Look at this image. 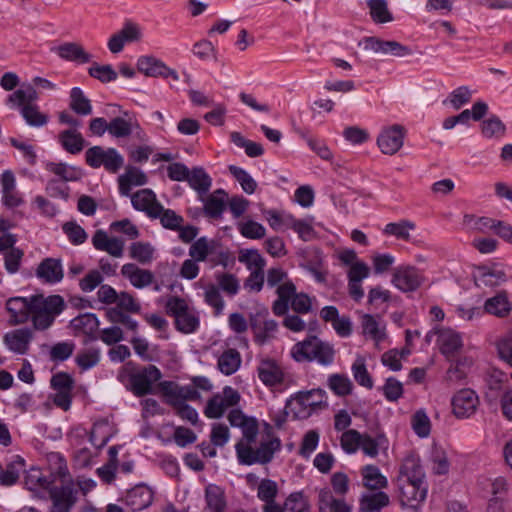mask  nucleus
<instances>
[{
    "label": "nucleus",
    "instance_id": "f257e3e1",
    "mask_svg": "<svg viewBox=\"0 0 512 512\" xmlns=\"http://www.w3.org/2000/svg\"><path fill=\"white\" fill-rule=\"evenodd\" d=\"M30 303L32 304L30 320L37 331L49 329L66 308L64 298L58 294L49 296L35 294L30 296Z\"/></svg>",
    "mask_w": 512,
    "mask_h": 512
},
{
    "label": "nucleus",
    "instance_id": "f03ea898",
    "mask_svg": "<svg viewBox=\"0 0 512 512\" xmlns=\"http://www.w3.org/2000/svg\"><path fill=\"white\" fill-rule=\"evenodd\" d=\"M265 426L267 438L262 439L257 448H253L252 445H235L236 455L240 464H268L273 460L274 454L281 449V441L273 435L271 426L267 423Z\"/></svg>",
    "mask_w": 512,
    "mask_h": 512
},
{
    "label": "nucleus",
    "instance_id": "7ed1b4c3",
    "mask_svg": "<svg viewBox=\"0 0 512 512\" xmlns=\"http://www.w3.org/2000/svg\"><path fill=\"white\" fill-rule=\"evenodd\" d=\"M291 356L297 362L317 361L323 366H329L334 362L335 349L332 344L312 336L296 343L291 349Z\"/></svg>",
    "mask_w": 512,
    "mask_h": 512
},
{
    "label": "nucleus",
    "instance_id": "20e7f679",
    "mask_svg": "<svg viewBox=\"0 0 512 512\" xmlns=\"http://www.w3.org/2000/svg\"><path fill=\"white\" fill-rule=\"evenodd\" d=\"M267 285L276 287L278 298L273 302L272 311L276 316H282L289 310L291 296L295 293L296 286L288 277V273L279 267L270 268L267 271Z\"/></svg>",
    "mask_w": 512,
    "mask_h": 512
},
{
    "label": "nucleus",
    "instance_id": "39448f33",
    "mask_svg": "<svg viewBox=\"0 0 512 512\" xmlns=\"http://www.w3.org/2000/svg\"><path fill=\"white\" fill-rule=\"evenodd\" d=\"M166 312L175 321V327L184 334L197 331L200 325L198 313L190 307L185 299L178 296H170L165 304Z\"/></svg>",
    "mask_w": 512,
    "mask_h": 512
},
{
    "label": "nucleus",
    "instance_id": "423d86ee",
    "mask_svg": "<svg viewBox=\"0 0 512 512\" xmlns=\"http://www.w3.org/2000/svg\"><path fill=\"white\" fill-rule=\"evenodd\" d=\"M327 394L323 389H312L296 393L286 404V409L294 413L295 418H307L318 409L327 406Z\"/></svg>",
    "mask_w": 512,
    "mask_h": 512
},
{
    "label": "nucleus",
    "instance_id": "0eeeda50",
    "mask_svg": "<svg viewBox=\"0 0 512 512\" xmlns=\"http://www.w3.org/2000/svg\"><path fill=\"white\" fill-rule=\"evenodd\" d=\"M162 377L161 371L155 365H147L129 375L130 390L137 397L153 392V384Z\"/></svg>",
    "mask_w": 512,
    "mask_h": 512
},
{
    "label": "nucleus",
    "instance_id": "6e6552de",
    "mask_svg": "<svg viewBox=\"0 0 512 512\" xmlns=\"http://www.w3.org/2000/svg\"><path fill=\"white\" fill-rule=\"evenodd\" d=\"M241 396L231 386H225L221 393L213 395L207 402L204 414L209 419H218L225 411L239 404Z\"/></svg>",
    "mask_w": 512,
    "mask_h": 512
},
{
    "label": "nucleus",
    "instance_id": "1a4fd4ad",
    "mask_svg": "<svg viewBox=\"0 0 512 512\" xmlns=\"http://www.w3.org/2000/svg\"><path fill=\"white\" fill-rule=\"evenodd\" d=\"M158 388L169 406H178L186 401H197L201 398L194 385L180 386L173 381H162L158 384Z\"/></svg>",
    "mask_w": 512,
    "mask_h": 512
},
{
    "label": "nucleus",
    "instance_id": "9d476101",
    "mask_svg": "<svg viewBox=\"0 0 512 512\" xmlns=\"http://www.w3.org/2000/svg\"><path fill=\"white\" fill-rule=\"evenodd\" d=\"M397 486L401 505L414 511L418 510L427 497V482L397 480Z\"/></svg>",
    "mask_w": 512,
    "mask_h": 512
},
{
    "label": "nucleus",
    "instance_id": "9b49d317",
    "mask_svg": "<svg viewBox=\"0 0 512 512\" xmlns=\"http://www.w3.org/2000/svg\"><path fill=\"white\" fill-rule=\"evenodd\" d=\"M143 33L141 27L132 21H125L122 28L112 34L108 40L107 46L111 53H120L126 43L138 42L142 39Z\"/></svg>",
    "mask_w": 512,
    "mask_h": 512
},
{
    "label": "nucleus",
    "instance_id": "f8f14e48",
    "mask_svg": "<svg viewBox=\"0 0 512 512\" xmlns=\"http://www.w3.org/2000/svg\"><path fill=\"white\" fill-rule=\"evenodd\" d=\"M425 281L423 273L414 266H400L395 269L392 283L402 292L416 291Z\"/></svg>",
    "mask_w": 512,
    "mask_h": 512
},
{
    "label": "nucleus",
    "instance_id": "ddd939ff",
    "mask_svg": "<svg viewBox=\"0 0 512 512\" xmlns=\"http://www.w3.org/2000/svg\"><path fill=\"white\" fill-rule=\"evenodd\" d=\"M405 135L406 129L402 125L394 124L386 127L377 138L378 147L382 153L394 155L403 146Z\"/></svg>",
    "mask_w": 512,
    "mask_h": 512
},
{
    "label": "nucleus",
    "instance_id": "4468645a",
    "mask_svg": "<svg viewBox=\"0 0 512 512\" xmlns=\"http://www.w3.org/2000/svg\"><path fill=\"white\" fill-rule=\"evenodd\" d=\"M452 412L459 418H469L475 414L479 405L477 394L468 388L459 390L451 400Z\"/></svg>",
    "mask_w": 512,
    "mask_h": 512
},
{
    "label": "nucleus",
    "instance_id": "2eb2a0df",
    "mask_svg": "<svg viewBox=\"0 0 512 512\" xmlns=\"http://www.w3.org/2000/svg\"><path fill=\"white\" fill-rule=\"evenodd\" d=\"M135 210L145 212L152 219L162 211V204L157 200L156 194L149 188L138 190L129 195Z\"/></svg>",
    "mask_w": 512,
    "mask_h": 512
},
{
    "label": "nucleus",
    "instance_id": "dca6fc26",
    "mask_svg": "<svg viewBox=\"0 0 512 512\" xmlns=\"http://www.w3.org/2000/svg\"><path fill=\"white\" fill-rule=\"evenodd\" d=\"M33 336V331L30 328H19L5 333L3 342L11 352L24 355L29 350Z\"/></svg>",
    "mask_w": 512,
    "mask_h": 512
},
{
    "label": "nucleus",
    "instance_id": "f3484780",
    "mask_svg": "<svg viewBox=\"0 0 512 512\" xmlns=\"http://www.w3.org/2000/svg\"><path fill=\"white\" fill-rule=\"evenodd\" d=\"M397 480L426 482V475L420 457L416 453L410 452L404 457Z\"/></svg>",
    "mask_w": 512,
    "mask_h": 512
},
{
    "label": "nucleus",
    "instance_id": "a211bd4d",
    "mask_svg": "<svg viewBox=\"0 0 512 512\" xmlns=\"http://www.w3.org/2000/svg\"><path fill=\"white\" fill-rule=\"evenodd\" d=\"M5 306L10 315L11 325L25 324L30 320L32 307L30 297H11L6 301Z\"/></svg>",
    "mask_w": 512,
    "mask_h": 512
},
{
    "label": "nucleus",
    "instance_id": "6ab92c4d",
    "mask_svg": "<svg viewBox=\"0 0 512 512\" xmlns=\"http://www.w3.org/2000/svg\"><path fill=\"white\" fill-rule=\"evenodd\" d=\"M123 500L132 511H141L152 504L153 492L146 485H136L127 491Z\"/></svg>",
    "mask_w": 512,
    "mask_h": 512
},
{
    "label": "nucleus",
    "instance_id": "aec40b11",
    "mask_svg": "<svg viewBox=\"0 0 512 512\" xmlns=\"http://www.w3.org/2000/svg\"><path fill=\"white\" fill-rule=\"evenodd\" d=\"M36 276L43 282L55 284L60 282L64 277V271L60 259L45 258L36 269Z\"/></svg>",
    "mask_w": 512,
    "mask_h": 512
},
{
    "label": "nucleus",
    "instance_id": "412c9836",
    "mask_svg": "<svg viewBox=\"0 0 512 512\" xmlns=\"http://www.w3.org/2000/svg\"><path fill=\"white\" fill-rule=\"evenodd\" d=\"M92 244L96 250L107 252L115 258L123 256L124 241L117 237H109L103 230H97L94 233Z\"/></svg>",
    "mask_w": 512,
    "mask_h": 512
},
{
    "label": "nucleus",
    "instance_id": "4be33fe9",
    "mask_svg": "<svg viewBox=\"0 0 512 512\" xmlns=\"http://www.w3.org/2000/svg\"><path fill=\"white\" fill-rule=\"evenodd\" d=\"M258 377L266 386H276L284 381L281 366L273 359L262 360L257 367Z\"/></svg>",
    "mask_w": 512,
    "mask_h": 512
},
{
    "label": "nucleus",
    "instance_id": "5701e85b",
    "mask_svg": "<svg viewBox=\"0 0 512 512\" xmlns=\"http://www.w3.org/2000/svg\"><path fill=\"white\" fill-rule=\"evenodd\" d=\"M76 494L77 491L72 485L53 489L50 493L53 502L52 512H69L76 502Z\"/></svg>",
    "mask_w": 512,
    "mask_h": 512
},
{
    "label": "nucleus",
    "instance_id": "b1692460",
    "mask_svg": "<svg viewBox=\"0 0 512 512\" xmlns=\"http://www.w3.org/2000/svg\"><path fill=\"white\" fill-rule=\"evenodd\" d=\"M319 512H352L353 506L343 497H335L328 489H322L318 495Z\"/></svg>",
    "mask_w": 512,
    "mask_h": 512
},
{
    "label": "nucleus",
    "instance_id": "393cba45",
    "mask_svg": "<svg viewBox=\"0 0 512 512\" xmlns=\"http://www.w3.org/2000/svg\"><path fill=\"white\" fill-rule=\"evenodd\" d=\"M121 274L138 289L147 287L154 281V275L150 270L141 269L134 263L124 264L121 268Z\"/></svg>",
    "mask_w": 512,
    "mask_h": 512
},
{
    "label": "nucleus",
    "instance_id": "a878e982",
    "mask_svg": "<svg viewBox=\"0 0 512 512\" xmlns=\"http://www.w3.org/2000/svg\"><path fill=\"white\" fill-rule=\"evenodd\" d=\"M507 281L505 270L499 265L483 266L478 269L476 284L478 286L496 287Z\"/></svg>",
    "mask_w": 512,
    "mask_h": 512
},
{
    "label": "nucleus",
    "instance_id": "bb28decb",
    "mask_svg": "<svg viewBox=\"0 0 512 512\" xmlns=\"http://www.w3.org/2000/svg\"><path fill=\"white\" fill-rule=\"evenodd\" d=\"M57 55L66 61L80 64L89 63L92 55L84 50L82 45L76 42H66L55 48Z\"/></svg>",
    "mask_w": 512,
    "mask_h": 512
},
{
    "label": "nucleus",
    "instance_id": "cd10ccee",
    "mask_svg": "<svg viewBox=\"0 0 512 512\" xmlns=\"http://www.w3.org/2000/svg\"><path fill=\"white\" fill-rule=\"evenodd\" d=\"M72 328L76 332V334L82 333L88 336L91 340L98 339L96 332L98 331L100 322L96 314L94 313H84L81 314L70 322Z\"/></svg>",
    "mask_w": 512,
    "mask_h": 512
},
{
    "label": "nucleus",
    "instance_id": "c85d7f7f",
    "mask_svg": "<svg viewBox=\"0 0 512 512\" xmlns=\"http://www.w3.org/2000/svg\"><path fill=\"white\" fill-rule=\"evenodd\" d=\"M148 182L146 174L137 167H128L124 174L119 176V192L122 196H129L132 186H142Z\"/></svg>",
    "mask_w": 512,
    "mask_h": 512
},
{
    "label": "nucleus",
    "instance_id": "c756f323",
    "mask_svg": "<svg viewBox=\"0 0 512 512\" xmlns=\"http://www.w3.org/2000/svg\"><path fill=\"white\" fill-rule=\"evenodd\" d=\"M250 328L254 333L256 343L263 345L277 332L278 323L273 319L261 321L258 316L251 317Z\"/></svg>",
    "mask_w": 512,
    "mask_h": 512
},
{
    "label": "nucleus",
    "instance_id": "7c9ffc66",
    "mask_svg": "<svg viewBox=\"0 0 512 512\" xmlns=\"http://www.w3.org/2000/svg\"><path fill=\"white\" fill-rule=\"evenodd\" d=\"M61 147L72 155L79 154L86 146V140L77 129H66L58 134Z\"/></svg>",
    "mask_w": 512,
    "mask_h": 512
},
{
    "label": "nucleus",
    "instance_id": "2f4dec72",
    "mask_svg": "<svg viewBox=\"0 0 512 512\" xmlns=\"http://www.w3.org/2000/svg\"><path fill=\"white\" fill-rule=\"evenodd\" d=\"M206 508L210 512H225L227 500L224 490L215 484H209L205 488Z\"/></svg>",
    "mask_w": 512,
    "mask_h": 512
},
{
    "label": "nucleus",
    "instance_id": "473e14b6",
    "mask_svg": "<svg viewBox=\"0 0 512 512\" xmlns=\"http://www.w3.org/2000/svg\"><path fill=\"white\" fill-rule=\"evenodd\" d=\"M438 343L441 353L447 357L453 356L462 347L460 334L449 328L439 331Z\"/></svg>",
    "mask_w": 512,
    "mask_h": 512
},
{
    "label": "nucleus",
    "instance_id": "72a5a7b5",
    "mask_svg": "<svg viewBox=\"0 0 512 512\" xmlns=\"http://www.w3.org/2000/svg\"><path fill=\"white\" fill-rule=\"evenodd\" d=\"M187 182L202 199L211 188L212 179L202 167H194L190 170Z\"/></svg>",
    "mask_w": 512,
    "mask_h": 512
},
{
    "label": "nucleus",
    "instance_id": "f704fd0d",
    "mask_svg": "<svg viewBox=\"0 0 512 512\" xmlns=\"http://www.w3.org/2000/svg\"><path fill=\"white\" fill-rule=\"evenodd\" d=\"M363 485L369 490H380L387 487V478L375 465H366L361 469Z\"/></svg>",
    "mask_w": 512,
    "mask_h": 512
},
{
    "label": "nucleus",
    "instance_id": "c9c22d12",
    "mask_svg": "<svg viewBox=\"0 0 512 512\" xmlns=\"http://www.w3.org/2000/svg\"><path fill=\"white\" fill-rule=\"evenodd\" d=\"M24 468V459L20 456H15L5 468L0 466V483L5 486L14 485L18 481L20 473L24 471Z\"/></svg>",
    "mask_w": 512,
    "mask_h": 512
},
{
    "label": "nucleus",
    "instance_id": "e433bc0d",
    "mask_svg": "<svg viewBox=\"0 0 512 512\" xmlns=\"http://www.w3.org/2000/svg\"><path fill=\"white\" fill-rule=\"evenodd\" d=\"M226 192L223 189H217L207 197L204 203V212L210 218H220L225 209Z\"/></svg>",
    "mask_w": 512,
    "mask_h": 512
},
{
    "label": "nucleus",
    "instance_id": "4c0bfd02",
    "mask_svg": "<svg viewBox=\"0 0 512 512\" xmlns=\"http://www.w3.org/2000/svg\"><path fill=\"white\" fill-rule=\"evenodd\" d=\"M241 355L238 350L229 348L218 358V369L225 375L234 374L241 365Z\"/></svg>",
    "mask_w": 512,
    "mask_h": 512
},
{
    "label": "nucleus",
    "instance_id": "58836bf2",
    "mask_svg": "<svg viewBox=\"0 0 512 512\" xmlns=\"http://www.w3.org/2000/svg\"><path fill=\"white\" fill-rule=\"evenodd\" d=\"M485 312L497 317H504L511 311V304L508 301L505 291L500 292L494 297L486 300L484 305Z\"/></svg>",
    "mask_w": 512,
    "mask_h": 512
},
{
    "label": "nucleus",
    "instance_id": "ea45409f",
    "mask_svg": "<svg viewBox=\"0 0 512 512\" xmlns=\"http://www.w3.org/2000/svg\"><path fill=\"white\" fill-rule=\"evenodd\" d=\"M389 504V496L382 491L373 494H364L360 498V510L364 512H377Z\"/></svg>",
    "mask_w": 512,
    "mask_h": 512
},
{
    "label": "nucleus",
    "instance_id": "a19ab883",
    "mask_svg": "<svg viewBox=\"0 0 512 512\" xmlns=\"http://www.w3.org/2000/svg\"><path fill=\"white\" fill-rule=\"evenodd\" d=\"M137 69L149 77H162L163 71H166V65L153 56H141L137 61Z\"/></svg>",
    "mask_w": 512,
    "mask_h": 512
},
{
    "label": "nucleus",
    "instance_id": "79ce46f5",
    "mask_svg": "<svg viewBox=\"0 0 512 512\" xmlns=\"http://www.w3.org/2000/svg\"><path fill=\"white\" fill-rule=\"evenodd\" d=\"M217 243L214 240H208L206 237H200L189 248V256L195 261L202 262L215 252Z\"/></svg>",
    "mask_w": 512,
    "mask_h": 512
},
{
    "label": "nucleus",
    "instance_id": "37998d69",
    "mask_svg": "<svg viewBox=\"0 0 512 512\" xmlns=\"http://www.w3.org/2000/svg\"><path fill=\"white\" fill-rule=\"evenodd\" d=\"M388 439L385 434L380 433L375 438H372L368 434H362V440L360 449L363 453L370 457H376L379 453V449H387L388 448Z\"/></svg>",
    "mask_w": 512,
    "mask_h": 512
},
{
    "label": "nucleus",
    "instance_id": "c03bdc74",
    "mask_svg": "<svg viewBox=\"0 0 512 512\" xmlns=\"http://www.w3.org/2000/svg\"><path fill=\"white\" fill-rule=\"evenodd\" d=\"M69 107L73 112L81 116H87L92 113L91 101L79 87H74L70 91Z\"/></svg>",
    "mask_w": 512,
    "mask_h": 512
},
{
    "label": "nucleus",
    "instance_id": "a18cd8bd",
    "mask_svg": "<svg viewBox=\"0 0 512 512\" xmlns=\"http://www.w3.org/2000/svg\"><path fill=\"white\" fill-rule=\"evenodd\" d=\"M367 6L370 11L371 19L375 23L383 24L394 20L392 13L388 9L386 0H368Z\"/></svg>",
    "mask_w": 512,
    "mask_h": 512
},
{
    "label": "nucleus",
    "instance_id": "49530a36",
    "mask_svg": "<svg viewBox=\"0 0 512 512\" xmlns=\"http://www.w3.org/2000/svg\"><path fill=\"white\" fill-rule=\"evenodd\" d=\"M20 113L26 123L32 127H42L48 122V116L42 113L36 104L24 105L20 109Z\"/></svg>",
    "mask_w": 512,
    "mask_h": 512
},
{
    "label": "nucleus",
    "instance_id": "de8ad7c7",
    "mask_svg": "<svg viewBox=\"0 0 512 512\" xmlns=\"http://www.w3.org/2000/svg\"><path fill=\"white\" fill-rule=\"evenodd\" d=\"M327 384L330 390L340 397L349 395L353 387L351 380L344 374H331Z\"/></svg>",
    "mask_w": 512,
    "mask_h": 512
},
{
    "label": "nucleus",
    "instance_id": "09e8293b",
    "mask_svg": "<svg viewBox=\"0 0 512 512\" xmlns=\"http://www.w3.org/2000/svg\"><path fill=\"white\" fill-rule=\"evenodd\" d=\"M239 262L244 263L251 272H264L266 260L258 250L247 249L239 255Z\"/></svg>",
    "mask_w": 512,
    "mask_h": 512
},
{
    "label": "nucleus",
    "instance_id": "8fccbe9b",
    "mask_svg": "<svg viewBox=\"0 0 512 512\" xmlns=\"http://www.w3.org/2000/svg\"><path fill=\"white\" fill-rule=\"evenodd\" d=\"M154 248L149 243L133 242L129 247V256L141 264H148L153 260Z\"/></svg>",
    "mask_w": 512,
    "mask_h": 512
},
{
    "label": "nucleus",
    "instance_id": "3c124183",
    "mask_svg": "<svg viewBox=\"0 0 512 512\" xmlns=\"http://www.w3.org/2000/svg\"><path fill=\"white\" fill-rule=\"evenodd\" d=\"M228 170L236 179V181L241 185V188L245 193L253 194L256 191L257 182L246 170L235 165H230Z\"/></svg>",
    "mask_w": 512,
    "mask_h": 512
},
{
    "label": "nucleus",
    "instance_id": "603ef678",
    "mask_svg": "<svg viewBox=\"0 0 512 512\" xmlns=\"http://www.w3.org/2000/svg\"><path fill=\"white\" fill-rule=\"evenodd\" d=\"M415 229V224L409 220L388 223L384 228V234L393 235L398 239L410 240V231Z\"/></svg>",
    "mask_w": 512,
    "mask_h": 512
},
{
    "label": "nucleus",
    "instance_id": "864d4df0",
    "mask_svg": "<svg viewBox=\"0 0 512 512\" xmlns=\"http://www.w3.org/2000/svg\"><path fill=\"white\" fill-rule=\"evenodd\" d=\"M411 427L415 434L421 438L429 436L431 422L424 410H417L411 417Z\"/></svg>",
    "mask_w": 512,
    "mask_h": 512
},
{
    "label": "nucleus",
    "instance_id": "5fc2aeb1",
    "mask_svg": "<svg viewBox=\"0 0 512 512\" xmlns=\"http://www.w3.org/2000/svg\"><path fill=\"white\" fill-rule=\"evenodd\" d=\"M352 373L356 382L365 388L372 389L373 380L367 371L365 360L358 357L352 365Z\"/></svg>",
    "mask_w": 512,
    "mask_h": 512
},
{
    "label": "nucleus",
    "instance_id": "6e6d98bb",
    "mask_svg": "<svg viewBox=\"0 0 512 512\" xmlns=\"http://www.w3.org/2000/svg\"><path fill=\"white\" fill-rule=\"evenodd\" d=\"M287 226L293 229L303 241H311L316 237V232L312 225L305 220L287 219Z\"/></svg>",
    "mask_w": 512,
    "mask_h": 512
},
{
    "label": "nucleus",
    "instance_id": "4d7b16f0",
    "mask_svg": "<svg viewBox=\"0 0 512 512\" xmlns=\"http://www.w3.org/2000/svg\"><path fill=\"white\" fill-rule=\"evenodd\" d=\"M506 126L499 117L493 115L482 123V134L487 138H500L505 135Z\"/></svg>",
    "mask_w": 512,
    "mask_h": 512
},
{
    "label": "nucleus",
    "instance_id": "13d9d810",
    "mask_svg": "<svg viewBox=\"0 0 512 512\" xmlns=\"http://www.w3.org/2000/svg\"><path fill=\"white\" fill-rule=\"evenodd\" d=\"M133 124L122 117H115L108 123V132L113 137L125 138L131 135Z\"/></svg>",
    "mask_w": 512,
    "mask_h": 512
},
{
    "label": "nucleus",
    "instance_id": "bf43d9fd",
    "mask_svg": "<svg viewBox=\"0 0 512 512\" xmlns=\"http://www.w3.org/2000/svg\"><path fill=\"white\" fill-rule=\"evenodd\" d=\"M50 482L43 476L39 468H30L24 476V485L30 491L47 488Z\"/></svg>",
    "mask_w": 512,
    "mask_h": 512
},
{
    "label": "nucleus",
    "instance_id": "052dcab7",
    "mask_svg": "<svg viewBox=\"0 0 512 512\" xmlns=\"http://www.w3.org/2000/svg\"><path fill=\"white\" fill-rule=\"evenodd\" d=\"M88 73L91 77L102 83L115 81L118 76L117 72L109 64L99 65L98 63H93V65L88 69Z\"/></svg>",
    "mask_w": 512,
    "mask_h": 512
},
{
    "label": "nucleus",
    "instance_id": "680f3d73",
    "mask_svg": "<svg viewBox=\"0 0 512 512\" xmlns=\"http://www.w3.org/2000/svg\"><path fill=\"white\" fill-rule=\"evenodd\" d=\"M488 217H475L473 215H465L464 216V223L469 226L470 229L479 231V232H485L489 229H496V232L498 233V224Z\"/></svg>",
    "mask_w": 512,
    "mask_h": 512
},
{
    "label": "nucleus",
    "instance_id": "e2e57ef3",
    "mask_svg": "<svg viewBox=\"0 0 512 512\" xmlns=\"http://www.w3.org/2000/svg\"><path fill=\"white\" fill-rule=\"evenodd\" d=\"M123 165L124 158L115 148H108L104 150L102 166L108 172L116 173Z\"/></svg>",
    "mask_w": 512,
    "mask_h": 512
},
{
    "label": "nucleus",
    "instance_id": "0e129e2a",
    "mask_svg": "<svg viewBox=\"0 0 512 512\" xmlns=\"http://www.w3.org/2000/svg\"><path fill=\"white\" fill-rule=\"evenodd\" d=\"M432 471L437 475L447 474L450 463L446 452L441 448H434L431 454Z\"/></svg>",
    "mask_w": 512,
    "mask_h": 512
},
{
    "label": "nucleus",
    "instance_id": "69168bd1",
    "mask_svg": "<svg viewBox=\"0 0 512 512\" xmlns=\"http://www.w3.org/2000/svg\"><path fill=\"white\" fill-rule=\"evenodd\" d=\"M362 328L363 333L369 336L371 339L375 340L376 342H380L385 338L384 331L379 328L378 322L370 314H365L363 316Z\"/></svg>",
    "mask_w": 512,
    "mask_h": 512
},
{
    "label": "nucleus",
    "instance_id": "338daca9",
    "mask_svg": "<svg viewBox=\"0 0 512 512\" xmlns=\"http://www.w3.org/2000/svg\"><path fill=\"white\" fill-rule=\"evenodd\" d=\"M361 440L362 434L357 430L350 429L343 432L341 436V446L345 452L354 453L359 449Z\"/></svg>",
    "mask_w": 512,
    "mask_h": 512
},
{
    "label": "nucleus",
    "instance_id": "774afa93",
    "mask_svg": "<svg viewBox=\"0 0 512 512\" xmlns=\"http://www.w3.org/2000/svg\"><path fill=\"white\" fill-rule=\"evenodd\" d=\"M284 509L285 512H305L308 502L302 492H293L285 500Z\"/></svg>",
    "mask_w": 512,
    "mask_h": 512
}]
</instances>
